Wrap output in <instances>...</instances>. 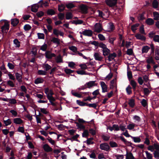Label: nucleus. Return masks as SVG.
<instances>
[{
  "label": "nucleus",
  "instance_id": "22",
  "mask_svg": "<svg viewBox=\"0 0 159 159\" xmlns=\"http://www.w3.org/2000/svg\"><path fill=\"white\" fill-rule=\"evenodd\" d=\"M43 67L46 72L47 71H48L51 68V66L47 63H44L43 64Z\"/></svg>",
  "mask_w": 159,
  "mask_h": 159
},
{
  "label": "nucleus",
  "instance_id": "56",
  "mask_svg": "<svg viewBox=\"0 0 159 159\" xmlns=\"http://www.w3.org/2000/svg\"><path fill=\"white\" fill-rule=\"evenodd\" d=\"M10 112L11 113L12 115L14 117H16L17 116L18 113L16 110H11L10 111Z\"/></svg>",
  "mask_w": 159,
  "mask_h": 159
},
{
  "label": "nucleus",
  "instance_id": "2",
  "mask_svg": "<svg viewBox=\"0 0 159 159\" xmlns=\"http://www.w3.org/2000/svg\"><path fill=\"white\" fill-rule=\"evenodd\" d=\"M5 20L4 25L1 27V30L2 33H7L9 29V24L8 21L6 20Z\"/></svg>",
  "mask_w": 159,
  "mask_h": 159
},
{
  "label": "nucleus",
  "instance_id": "26",
  "mask_svg": "<svg viewBox=\"0 0 159 159\" xmlns=\"http://www.w3.org/2000/svg\"><path fill=\"white\" fill-rule=\"evenodd\" d=\"M155 59L159 60V47H157L155 51Z\"/></svg>",
  "mask_w": 159,
  "mask_h": 159
},
{
  "label": "nucleus",
  "instance_id": "59",
  "mask_svg": "<svg viewBox=\"0 0 159 159\" xmlns=\"http://www.w3.org/2000/svg\"><path fill=\"white\" fill-rule=\"evenodd\" d=\"M65 8V6L63 4L58 6V10L60 11H63Z\"/></svg>",
  "mask_w": 159,
  "mask_h": 159
},
{
  "label": "nucleus",
  "instance_id": "43",
  "mask_svg": "<svg viewBox=\"0 0 159 159\" xmlns=\"http://www.w3.org/2000/svg\"><path fill=\"white\" fill-rule=\"evenodd\" d=\"M128 104L130 107H134L135 105L134 100L133 99H130L129 101Z\"/></svg>",
  "mask_w": 159,
  "mask_h": 159
},
{
  "label": "nucleus",
  "instance_id": "7",
  "mask_svg": "<svg viewBox=\"0 0 159 159\" xmlns=\"http://www.w3.org/2000/svg\"><path fill=\"white\" fill-rule=\"evenodd\" d=\"M44 151L47 152H51L52 151V148L48 144H45L43 146Z\"/></svg>",
  "mask_w": 159,
  "mask_h": 159
},
{
  "label": "nucleus",
  "instance_id": "10",
  "mask_svg": "<svg viewBox=\"0 0 159 159\" xmlns=\"http://www.w3.org/2000/svg\"><path fill=\"white\" fill-rule=\"evenodd\" d=\"M44 92L46 95L47 97L49 95V96H52L54 94V93L52 89H50L48 88L44 89Z\"/></svg>",
  "mask_w": 159,
  "mask_h": 159
},
{
  "label": "nucleus",
  "instance_id": "64",
  "mask_svg": "<svg viewBox=\"0 0 159 159\" xmlns=\"http://www.w3.org/2000/svg\"><path fill=\"white\" fill-rule=\"evenodd\" d=\"M154 157L157 159H159V152L155 151L154 153Z\"/></svg>",
  "mask_w": 159,
  "mask_h": 159
},
{
  "label": "nucleus",
  "instance_id": "52",
  "mask_svg": "<svg viewBox=\"0 0 159 159\" xmlns=\"http://www.w3.org/2000/svg\"><path fill=\"white\" fill-rule=\"evenodd\" d=\"M75 124L76 125V126L78 127V128L80 129H84L85 128V126L83 125L79 124L78 122H75Z\"/></svg>",
  "mask_w": 159,
  "mask_h": 159
},
{
  "label": "nucleus",
  "instance_id": "32",
  "mask_svg": "<svg viewBox=\"0 0 159 159\" xmlns=\"http://www.w3.org/2000/svg\"><path fill=\"white\" fill-rule=\"evenodd\" d=\"M131 138L133 140L135 143H140L141 142L140 139L138 137L131 136Z\"/></svg>",
  "mask_w": 159,
  "mask_h": 159
},
{
  "label": "nucleus",
  "instance_id": "27",
  "mask_svg": "<svg viewBox=\"0 0 159 159\" xmlns=\"http://www.w3.org/2000/svg\"><path fill=\"white\" fill-rule=\"evenodd\" d=\"M138 125L134 123H132L129 124L127 126V128L129 130H132L133 129L135 126H137Z\"/></svg>",
  "mask_w": 159,
  "mask_h": 159
},
{
  "label": "nucleus",
  "instance_id": "45",
  "mask_svg": "<svg viewBox=\"0 0 159 159\" xmlns=\"http://www.w3.org/2000/svg\"><path fill=\"white\" fill-rule=\"evenodd\" d=\"M110 86L111 88H113L115 87H116V80H113L111 81Z\"/></svg>",
  "mask_w": 159,
  "mask_h": 159
},
{
  "label": "nucleus",
  "instance_id": "62",
  "mask_svg": "<svg viewBox=\"0 0 159 159\" xmlns=\"http://www.w3.org/2000/svg\"><path fill=\"white\" fill-rule=\"evenodd\" d=\"M91 154L89 155L90 157L91 158L95 159L96 158V154L94 151L91 152Z\"/></svg>",
  "mask_w": 159,
  "mask_h": 159
},
{
  "label": "nucleus",
  "instance_id": "42",
  "mask_svg": "<svg viewBox=\"0 0 159 159\" xmlns=\"http://www.w3.org/2000/svg\"><path fill=\"white\" fill-rule=\"evenodd\" d=\"M64 71L67 74H70L73 73L74 71V70L68 69L67 67H66L65 68Z\"/></svg>",
  "mask_w": 159,
  "mask_h": 159
},
{
  "label": "nucleus",
  "instance_id": "39",
  "mask_svg": "<svg viewBox=\"0 0 159 159\" xmlns=\"http://www.w3.org/2000/svg\"><path fill=\"white\" fill-rule=\"evenodd\" d=\"M133 120H134V122H139L140 121V118L138 116L135 115L133 117Z\"/></svg>",
  "mask_w": 159,
  "mask_h": 159
},
{
  "label": "nucleus",
  "instance_id": "50",
  "mask_svg": "<svg viewBox=\"0 0 159 159\" xmlns=\"http://www.w3.org/2000/svg\"><path fill=\"white\" fill-rule=\"evenodd\" d=\"M146 156L147 158L148 159H152V154L149 153L148 151H146L145 152Z\"/></svg>",
  "mask_w": 159,
  "mask_h": 159
},
{
  "label": "nucleus",
  "instance_id": "58",
  "mask_svg": "<svg viewBox=\"0 0 159 159\" xmlns=\"http://www.w3.org/2000/svg\"><path fill=\"white\" fill-rule=\"evenodd\" d=\"M131 89V87L130 85H129L126 88V92L128 94H130L132 93Z\"/></svg>",
  "mask_w": 159,
  "mask_h": 159
},
{
  "label": "nucleus",
  "instance_id": "6",
  "mask_svg": "<svg viewBox=\"0 0 159 159\" xmlns=\"http://www.w3.org/2000/svg\"><path fill=\"white\" fill-rule=\"evenodd\" d=\"M82 34L85 36L91 37L92 36L93 32L91 30H85L82 32Z\"/></svg>",
  "mask_w": 159,
  "mask_h": 159
},
{
  "label": "nucleus",
  "instance_id": "49",
  "mask_svg": "<svg viewBox=\"0 0 159 159\" xmlns=\"http://www.w3.org/2000/svg\"><path fill=\"white\" fill-rule=\"evenodd\" d=\"M139 24H136L132 26L131 28L133 32H135V30L137 29V28L139 26Z\"/></svg>",
  "mask_w": 159,
  "mask_h": 159
},
{
  "label": "nucleus",
  "instance_id": "23",
  "mask_svg": "<svg viewBox=\"0 0 159 159\" xmlns=\"http://www.w3.org/2000/svg\"><path fill=\"white\" fill-rule=\"evenodd\" d=\"M11 24L13 26L16 25L19 23V20L16 18H14L11 20Z\"/></svg>",
  "mask_w": 159,
  "mask_h": 159
},
{
  "label": "nucleus",
  "instance_id": "36",
  "mask_svg": "<svg viewBox=\"0 0 159 159\" xmlns=\"http://www.w3.org/2000/svg\"><path fill=\"white\" fill-rule=\"evenodd\" d=\"M83 21L82 20H73L72 23L76 25L81 24L83 23Z\"/></svg>",
  "mask_w": 159,
  "mask_h": 159
},
{
  "label": "nucleus",
  "instance_id": "60",
  "mask_svg": "<svg viewBox=\"0 0 159 159\" xmlns=\"http://www.w3.org/2000/svg\"><path fill=\"white\" fill-rule=\"evenodd\" d=\"M141 103L142 105L144 107H146L147 105V102L146 101L145 99H143L141 102Z\"/></svg>",
  "mask_w": 159,
  "mask_h": 159
},
{
  "label": "nucleus",
  "instance_id": "37",
  "mask_svg": "<svg viewBox=\"0 0 159 159\" xmlns=\"http://www.w3.org/2000/svg\"><path fill=\"white\" fill-rule=\"evenodd\" d=\"M154 19L155 20H159V13L157 12H154L153 13Z\"/></svg>",
  "mask_w": 159,
  "mask_h": 159
},
{
  "label": "nucleus",
  "instance_id": "20",
  "mask_svg": "<svg viewBox=\"0 0 159 159\" xmlns=\"http://www.w3.org/2000/svg\"><path fill=\"white\" fill-rule=\"evenodd\" d=\"M39 7V6L38 4H35L32 6L31 11L33 12H36Z\"/></svg>",
  "mask_w": 159,
  "mask_h": 159
},
{
  "label": "nucleus",
  "instance_id": "8",
  "mask_svg": "<svg viewBox=\"0 0 159 159\" xmlns=\"http://www.w3.org/2000/svg\"><path fill=\"white\" fill-rule=\"evenodd\" d=\"M100 84L102 89V92L105 93L107 92V87L105 82L103 81H102L100 82Z\"/></svg>",
  "mask_w": 159,
  "mask_h": 159
},
{
  "label": "nucleus",
  "instance_id": "3",
  "mask_svg": "<svg viewBox=\"0 0 159 159\" xmlns=\"http://www.w3.org/2000/svg\"><path fill=\"white\" fill-rule=\"evenodd\" d=\"M44 55L47 59H51L56 56L54 53H52L50 51H46L44 53Z\"/></svg>",
  "mask_w": 159,
  "mask_h": 159
},
{
  "label": "nucleus",
  "instance_id": "15",
  "mask_svg": "<svg viewBox=\"0 0 159 159\" xmlns=\"http://www.w3.org/2000/svg\"><path fill=\"white\" fill-rule=\"evenodd\" d=\"M60 39L55 37L52 38L51 41L57 45V46L60 44Z\"/></svg>",
  "mask_w": 159,
  "mask_h": 159
},
{
  "label": "nucleus",
  "instance_id": "28",
  "mask_svg": "<svg viewBox=\"0 0 159 159\" xmlns=\"http://www.w3.org/2000/svg\"><path fill=\"white\" fill-rule=\"evenodd\" d=\"M146 23L149 25H152L154 23L153 20L151 18H148L146 20Z\"/></svg>",
  "mask_w": 159,
  "mask_h": 159
},
{
  "label": "nucleus",
  "instance_id": "63",
  "mask_svg": "<svg viewBox=\"0 0 159 159\" xmlns=\"http://www.w3.org/2000/svg\"><path fill=\"white\" fill-rule=\"evenodd\" d=\"M153 39L154 41L156 42H159V35H155L153 37Z\"/></svg>",
  "mask_w": 159,
  "mask_h": 159
},
{
  "label": "nucleus",
  "instance_id": "53",
  "mask_svg": "<svg viewBox=\"0 0 159 159\" xmlns=\"http://www.w3.org/2000/svg\"><path fill=\"white\" fill-rule=\"evenodd\" d=\"M71 93L73 95L79 98H81L82 97V96L80 94L77 92H74L73 90L71 91Z\"/></svg>",
  "mask_w": 159,
  "mask_h": 159
},
{
  "label": "nucleus",
  "instance_id": "40",
  "mask_svg": "<svg viewBox=\"0 0 159 159\" xmlns=\"http://www.w3.org/2000/svg\"><path fill=\"white\" fill-rule=\"evenodd\" d=\"M93 138H90L88 139L87 140L86 142V143L88 145L93 144L94 143V142L93 141Z\"/></svg>",
  "mask_w": 159,
  "mask_h": 159
},
{
  "label": "nucleus",
  "instance_id": "55",
  "mask_svg": "<svg viewBox=\"0 0 159 159\" xmlns=\"http://www.w3.org/2000/svg\"><path fill=\"white\" fill-rule=\"evenodd\" d=\"M40 2L42 3L41 7L43 6L46 7L48 6V3L46 1H43V0H41L38 3H40Z\"/></svg>",
  "mask_w": 159,
  "mask_h": 159
},
{
  "label": "nucleus",
  "instance_id": "33",
  "mask_svg": "<svg viewBox=\"0 0 159 159\" xmlns=\"http://www.w3.org/2000/svg\"><path fill=\"white\" fill-rule=\"evenodd\" d=\"M110 52V50L107 48L102 50L103 54L104 56H106L108 55Z\"/></svg>",
  "mask_w": 159,
  "mask_h": 159
},
{
  "label": "nucleus",
  "instance_id": "21",
  "mask_svg": "<svg viewBox=\"0 0 159 159\" xmlns=\"http://www.w3.org/2000/svg\"><path fill=\"white\" fill-rule=\"evenodd\" d=\"M116 56V55L115 53H113L111 54H109L108 57V60L109 61H110L114 59Z\"/></svg>",
  "mask_w": 159,
  "mask_h": 159
},
{
  "label": "nucleus",
  "instance_id": "54",
  "mask_svg": "<svg viewBox=\"0 0 159 159\" xmlns=\"http://www.w3.org/2000/svg\"><path fill=\"white\" fill-rule=\"evenodd\" d=\"M72 17V15L70 12H68L66 14V18L67 20L71 19Z\"/></svg>",
  "mask_w": 159,
  "mask_h": 159
},
{
  "label": "nucleus",
  "instance_id": "24",
  "mask_svg": "<svg viewBox=\"0 0 159 159\" xmlns=\"http://www.w3.org/2000/svg\"><path fill=\"white\" fill-rule=\"evenodd\" d=\"M150 48L148 46H143L142 48V53H147Z\"/></svg>",
  "mask_w": 159,
  "mask_h": 159
},
{
  "label": "nucleus",
  "instance_id": "11",
  "mask_svg": "<svg viewBox=\"0 0 159 159\" xmlns=\"http://www.w3.org/2000/svg\"><path fill=\"white\" fill-rule=\"evenodd\" d=\"M13 123L16 125H20L23 123V120L20 118H16L13 119Z\"/></svg>",
  "mask_w": 159,
  "mask_h": 159
},
{
  "label": "nucleus",
  "instance_id": "18",
  "mask_svg": "<svg viewBox=\"0 0 159 159\" xmlns=\"http://www.w3.org/2000/svg\"><path fill=\"white\" fill-rule=\"evenodd\" d=\"M146 62L148 64H155L153 58L152 57H148L146 59Z\"/></svg>",
  "mask_w": 159,
  "mask_h": 159
},
{
  "label": "nucleus",
  "instance_id": "14",
  "mask_svg": "<svg viewBox=\"0 0 159 159\" xmlns=\"http://www.w3.org/2000/svg\"><path fill=\"white\" fill-rule=\"evenodd\" d=\"M80 9L82 13L85 14L87 13L88 8L86 6L84 5H81L80 7Z\"/></svg>",
  "mask_w": 159,
  "mask_h": 159
},
{
  "label": "nucleus",
  "instance_id": "38",
  "mask_svg": "<svg viewBox=\"0 0 159 159\" xmlns=\"http://www.w3.org/2000/svg\"><path fill=\"white\" fill-rule=\"evenodd\" d=\"M108 28L107 30L108 32H111L114 29V25L112 23H110L108 26Z\"/></svg>",
  "mask_w": 159,
  "mask_h": 159
},
{
  "label": "nucleus",
  "instance_id": "5",
  "mask_svg": "<svg viewBox=\"0 0 159 159\" xmlns=\"http://www.w3.org/2000/svg\"><path fill=\"white\" fill-rule=\"evenodd\" d=\"M117 0H107L106 2L107 5L110 7H112L116 5Z\"/></svg>",
  "mask_w": 159,
  "mask_h": 159
},
{
  "label": "nucleus",
  "instance_id": "35",
  "mask_svg": "<svg viewBox=\"0 0 159 159\" xmlns=\"http://www.w3.org/2000/svg\"><path fill=\"white\" fill-rule=\"evenodd\" d=\"M47 45L45 43H44L40 47V50L43 51H46L47 48Z\"/></svg>",
  "mask_w": 159,
  "mask_h": 159
},
{
  "label": "nucleus",
  "instance_id": "57",
  "mask_svg": "<svg viewBox=\"0 0 159 159\" xmlns=\"http://www.w3.org/2000/svg\"><path fill=\"white\" fill-rule=\"evenodd\" d=\"M76 102L80 106H86L87 103L85 102H84L82 101H80L79 100H77L76 101Z\"/></svg>",
  "mask_w": 159,
  "mask_h": 159
},
{
  "label": "nucleus",
  "instance_id": "25",
  "mask_svg": "<svg viewBox=\"0 0 159 159\" xmlns=\"http://www.w3.org/2000/svg\"><path fill=\"white\" fill-rule=\"evenodd\" d=\"M44 81L43 79L41 78H38L34 81V83L36 84L43 83Z\"/></svg>",
  "mask_w": 159,
  "mask_h": 159
},
{
  "label": "nucleus",
  "instance_id": "12",
  "mask_svg": "<svg viewBox=\"0 0 159 159\" xmlns=\"http://www.w3.org/2000/svg\"><path fill=\"white\" fill-rule=\"evenodd\" d=\"M93 56L95 60L97 61H101L103 59V57L98 53H94Z\"/></svg>",
  "mask_w": 159,
  "mask_h": 159
},
{
  "label": "nucleus",
  "instance_id": "9",
  "mask_svg": "<svg viewBox=\"0 0 159 159\" xmlns=\"http://www.w3.org/2000/svg\"><path fill=\"white\" fill-rule=\"evenodd\" d=\"M95 81H90L85 84V86H87L88 88H91L93 87L96 86L97 85L95 83Z\"/></svg>",
  "mask_w": 159,
  "mask_h": 159
},
{
  "label": "nucleus",
  "instance_id": "13",
  "mask_svg": "<svg viewBox=\"0 0 159 159\" xmlns=\"http://www.w3.org/2000/svg\"><path fill=\"white\" fill-rule=\"evenodd\" d=\"M135 37L137 39L143 41H144L146 40L145 37L140 34L138 33L136 34L135 35Z\"/></svg>",
  "mask_w": 159,
  "mask_h": 159
},
{
  "label": "nucleus",
  "instance_id": "46",
  "mask_svg": "<svg viewBox=\"0 0 159 159\" xmlns=\"http://www.w3.org/2000/svg\"><path fill=\"white\" fill-rule=\"evenodd\" d=\"M66 6L68 9H71L75 7V5L72 2L66 4Z\"/></svg>",
  "mask_w": 159,
  "mask_h": 159
},
{
  "label": "nucleus",
  "instance_id": "4",
  "mask_svg": "<svg viewBox=\"0 0 159 159\" xmlns=\"http://www.w3.org/2000/svg\"><path fill=\"white\" fill-rule=\"evenodd\" d=\"M100 148L102 150L108 151L109 150L110 147L107 143H103L100 144Z\"/></svg>",
  "mask_w": 159,
  "mask_h": 159
},
{
  "label": "nucleus",
  "instance_id": "17",
  "mask_svg": "<svg viewBox=\"0 0 159 159\" xmlns=\"http://www.w3.org/2000/svg\"><path fill=\"white\" fill-rule=\"evenodd\" d=\"M125 156H126L125 159H135L134 157L131 152L129 153L127 152Z\"/></svg>",
  "mask_w": 159,
  "mask_h": 159
},
{
  "label": "nucleus",
  "instance_id": "30",
  "mask_svg": "<svg viewBox=\"0 0 159 159\" xmlns=\"http://www.w3.org/2000/svg\"><path fill=\"white\" fill-rule=\"evenodd\" d=\"M113 157L115 159H123L124 156L123 155L115 154L113 155Z\"/></svg>",
  "mask_w": 159,
  "mask_h": 159
},
{
  "label": "nucleus",
  "instance_id": "41",
  "mask_svg": "<svg viewBox=\"0 0 159 159\" xmlns=\"http://www.w3.org/2000/svg\"><path fill=\"white\" fill-rule=\"evenodd\" d=\"M37 36L39 39H44L45 38V35L43 33H37Z\"/></svg>",
  "mask_w": 159,
  "mask_h": 159
},
{
  "label": "nucleus",
  "instance_id": "47",
  "mask_svg": "<svg viewBox=\"0 0 159 159\" xmlns=\"http://www.w3.org/2000/svg\"><path fill=\"white\" fill-rule=\"evenodd\" d=\"M110 146L112 148L117 147H118V144L115 142L110 141L109 143Z\"/></svg>",
  "mask_w": 159,
  "mask_h": 159
},
{
  "label": "nucleus",
  "instance_id": "48",
  "mask_svg": "<svg viewBox=\"0 0 159 159\" xmlns=\"http://www.w3.org/2000/svg\"><path fill=\"white\" fill-rule=\"evenodd\" d=\"M38 73L39 75H47V72L45 70H39L38 71Z\"/></svg>",
  "mask_w": 159,
  "mask_h": 159
},
{
  "label": "nucleus",
  "instance_id": "31",
  "mask_svg": "<svg viewBox=\"0 0 159 159\" xmlns=\"http://www.w3.org/2000/svg\"><path fill=\"white\" fill-rule=\"evenodd\" d=\"M68 66L72 69H74L75 68V64L73 61L68 62Z\"/></svg>",
  "mask_w": 159,
  "mask_h": 159
},
{
  "label": "nucleus",
  "instance_id": "29",
  "mask_svg": "<svg viewBox=\"0 0 159 159\" xmlns=\"http://www.w3.org/2000/svg\"><path fill=\"white\" fill-rule=\"evenodd\" d=\"M16 79L19 82H21L22 81V76L21 74L18 73H16L15 74Z\"/></svg>",
  "mask_w": 159,
  "mask_h": 159
},
{
  "label": "nucleus",
  "instance_id": "16",
  "mask_svg": "<svg viewBox=\"0 0 159 159\" xmlns=\"http://www.w3.org/2000/svg\"><path fill=\"white\" fill-rule=\"evenodd\" d=\"M13 43L16 48H19L20 46V43L18 39H16L13 40Z\"/></svg>",
  "mask_w": 159,
  "mask_h": 159
},
{
  "label": "nucleus",
  "instance_id": "19",
  "mask_svg": "<svg viewBox=\"0 0 159 159\" xmlns=\"http://www.w3.org/2000/svg\"><path fill=\"white\" fill-rule=\"evenodd\" d=\"M3 123L5 125L7 126L11 125V121L10 119L8 118L7 120H5L4 118L3 119Z\"/></svg>",
  "mask_w": 159,
  "mask_h": 159
},
{
  "label": "nucleus",
  "instance_id": "61",
  "mask_svg": "<svg viewBox=\"0 0 159 159\" xmlns=\"http://www.w3.org/2000/svg\"><path fill=\"white\" fill-rule=\"evenodd\" d=\"M120 138L125 144L128 145L130 143L129 142L127 141L123 136H121L120 137Z\"/></svg>",
  "mask_w": 159,
  "mask_h": 159
},
{
  "label": "nucleus",
  "instance_id": "51",
  "mask_svg": "<svg viewBox=\"0 0 159 159\" xmlns=\"http://www.w3.org/2000/svg\"><path fill=\"white\" fill-rule=\"evenodd\" d=\"M153 7L155 8H157L158 6V3L157 0H154L152 2Z\"/></svg>",
  "mask_w": 159,
  "mask_h": 159
},
{
  "label": "nucleus",
  "instance_id": "34",
  "mask_svg": "<svg viewBox=\"0 0 159 159\" xmlns=\"http://www.w3.org/2000/svg\"><path fill=\"white\" fill-rule=\"evenodd\" d=\"M55 60L57 63H61L62 62V58L60 55H59L55 58Z\"/></svg>",
  "mask_w": 159,
  "mask_h": 159
},
{
  "label": "nucleus",
  "instance_id": "44",
  "mask_svg": "<svg viewBox=\"0 0 159 159\" xmlns=\"http://www.w3.org/2000/svg\"><path fill=\"white\" fill-rule=\"evenodd\" d=\"M130 84L132 86L134 89H135L137 86V83L134 80H132L130 81Z\"/></svg>",
  "mask_w": 159,
  "mask_h": 159
},
{
  "label": "nucleus",
  "instance_id": "1",
  "mask_svg": "<svg viewBox=\"0 0 159 159\" xmlns=\"http://www.w3.org/2000/svg\"><path fill=\"white\" fill-rule=\"evenodd\" d=\"M103 30L102 25L100 23H96L93 28V32L97 33H101Z\"/></svg>",
  "mask_w": 159,
  "mask_h": 159
}]
</instances>
